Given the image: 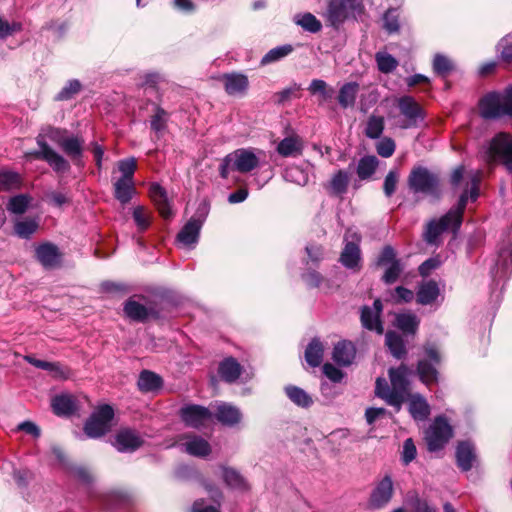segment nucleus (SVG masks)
<instances>
[{
    "instance_id": "13",
    "label": "nucleus",
    "mask_w": 512,
    "mask_h": 512,
    "mask_svg": "<svg viewBox=\"0 0 512 512\" xmlns=\"http://www.w3.org/2000/svg\"><path fill=\"white\" fill-rule=\"evenodd\" d=\"M179 415L186 426L197 429L209 423L213 416L208 408L196 404L184 405Z\"/></svg>"
},
{
    "instance_id": "49",
    "label": "nucleus",
    "mask_w": 512,
    "mask_h": 512,
    "mask_svg": "<svg viewBox=\"0 0 512 512\" xmlns=\"http://www.w3.org/2000/svg\"><path fill=\"white\" fill-rule=\"evenodd\" d=\"M384 130V118L382 116L371 115L366 124L365 135L370 139H377Z\"/></svg>"
},
{
    "instance_id": "1",
    "label": "nucleus",
    "mask_w": 512,
    "mask_h": 512,
    "mask_svg": "<svg viewBox=\"0 0 512 512\" xmlns=\"http://www.w3.org/2000/svg\"><path fill=\"white\" fill-rule=\"evenodd\" d=\"M42 131L43 133L36 138L40 149L26 153V156L46 161L56 172H67L70 169L68 161L45 142V137H47L60 147L61 141L67 137L64 135L65 131L53 127H47Z\"/></svg>"
},
{
    "instance_id": "11",
    "label": "nucleus",
    "mask_w": 512,
    "mask_h": 512,
    "mask_svg": "<svg viewBox=\"0 0 512 512\" xmlns=\"http://www.w3.org/2000/svg\"><path fill=\"white\" fill-rule=\"evenodd\" d=\"M452 435V427L447 420L442 416L435 418L425 437L429 451L434 452L442 449Z\"/></svg>"
},
{
    "instance_id": "4",
    "label": "nucleus",
    "mask_w": 512,
    "mask_h": 512,
    "mask_svg": "<svg viewBox=\"0 0 512 512\" xmlns=\"http://www.w3.org/2000/svg\"><path fill=\"white\" fill-rule=\"evenodd\" d=\"M208 214L209 205L206 202L200 203L195 214L177 234V241L184 246H194L198 242L201 228Z\"/></svg>"
},
{
    "instance_id": "12",
    "label": "nucleus",
    "mask_w": 512,
    "mask_h": 512,
    "mask_svg": "<svg viewBox=\"0 0 512 512\" xmlns=\"http://www.w3.org/2000/svg\"><path fill=\"white\" fill-rule=\"evenodd\" d=\"M377 265L384 268L382 280L386 284L395 283L404 270V265L396 257L393 247L385 246L377 258Z\"/></svg>"
},
{
    "instance_id": "22",
    "label": "nucleus",
    "mask_w": 512,
    "mask_h": 512,
    "mask_svg": "<svg viewBox=\"0 0 512 512\" xmlns=\"http://www.w3.org/2000/svg\"><path fill=\"white\" fill-rule=\"evenodd\" d=\"M356 349L350 341H340L333 349V360L341 366H349L355 359Z\"/></svg>"
},
{
    "instance_id": "34",
    "label": "nucleus",
    "mask_w": 512,
    "mask_h": 512,
    "mask_svg": "<svg viewBox=\"0 0 512 512\" xmlns=\"http://www.w3.org/2000/svg\"><path fill=\"white\" fill-rule=\"evenodd\" d=\"M162 384V378L152 371L144 370L139 375L138 387L142 392L156 391L161 388Z\"/></svg>"
},
{
    "instance_id": "2",
    "label": "nucleus",
    "mask_w": 512,
    "mask_h": 512,
    "mask_svg": "<svg viewBox=\"0 0 512 512\" xmlns=\"http://www.w3.org/2000/svg\"><path fill=\"white\" fill-rule=\"evenodd\" d=\"M265 153L255 148H239L227 154L220 164V176L227 179L230 172L249 173L261 165Z\"/></svg>"
},
{
    "instance_id": "3",
    "label": "nucleus",
    "mask_w": 512,
    "mask_h": 512,
    "mask_svg": "<svg viewBox=\"0 0 512 512\" xmlns=\"http://www.w3.org/2000/svg\"><path fill=\"white\" fill-rule=\"evenodd\" d=\"M480 115L484 119H512V86L502 92H491L479 103Z\"/></svg>"
},
{
    "instance_id": "28",
    "label": "nucleus",
    "mask_w": 512,
    "mask_h": 512,
    "mask_svg": "<svg viewBox=\"0 0 512 512\" xmlns=\"http://www.w3.org/2000/svg\"><path fill=\"white\" fill-rule=\"evenodd\" d=\"M282 157H297L302 154L303 142L299 136H289L282 139L276 148Z\"/></svg>"
},
{
    "instance_id": "50",
    "label": "nucleus",
    "mask_w": 512,
    "mask_h": 512,
    "mask_svg": "<svg viewBox=\"0 0 512 512\" xmlns=\"http://www.w3.org/2000/svg\"><path fill=\"white\" fill-rule=\"evenodd\" d=\"M132 217L138 231L147 230L151 223V214L144 206H136L132 211Z\"/></svg>"
},
{
    "instance_id": "51",
    "label": "nucleus",
    "mask_w": 512,
    "mask_h": 512,
    "mask_svg": "<svg viewBox=\"0 0 512 512\" xmlns=\"http://www.w3.org/2000/svg\"><path fill=\"white\" fill-rule=\"evenodd\" d=\"M284 178L286 181L304 186L309 181L307 172L299 166H292L285 170Z\"/></svg>"
},
{
    "instance_id": "32",
    "label": "nucleus",
    "mask_w": 512,
    "mask_h": 512,
    "mask_svg": "<svg viewBox=\"0 0 512 512\" xmlns=\"http://www.w3.org/2000/svg\"><path fill=\"white\" fill-rule=\"evenodd\" d=\"M457 464L463 471L472 468L475 459L474 447L469 442H461L456 449Z\"/></svg>"
},
{
    "instance_id": "39",
    "label": "nucleus",
    "mask_w": 512,
    "mask_h": 512,
    "mask_svg": "<svg viewBox=\"0 0 512 512\" xmlns=\"http://www.w3.org/2000/svg\"><path fill=\"white\" fill-rule=\"evenodd\" d=\"M22 184V178L16 171L9 169H0V190L10 191L19 189Z\"/></svg>"
},
{
    "instance_id": "17",
    "label": "nucleus",
    "mask_w": 512,
    "mask_h": 512,
    "mask_svg": "<svg viewBox=\"0 0 512 512\" xmlns=\"http://www.w3.org/2000/svg\"><path fill=\"white\" fill-rule=\"evenodd\" d=\"M35 257L44 268L52 269L59 265L61 253L55 244L45 242L35 247Z\"/></svg>"
},
{
    "instance_id": "55",
    "label": "nucleus",
    "mask_w": 512,
    "mask_h": 512,
    "mask_svg": "<svg viewBox=\"0 0 512 512\" xmlns=\"http://www.w3.org/2000/svg\"><path fill=\"white\" fill-rule=\"evenodd\" d=\"M349 174L344 170H339L335 173L330 181V186L335 194H342L346 192L349 183Z\"/></svg>"
},
{
    "instance_id": "18",
    "label": "nucleus",
    "mask_w": 512,
    "mask_h": 512,
    "mask_svg": "<svg viewBox=\"0 0 512 512\" xmlns=\"http://www.w3.org/2000/svg\"><path fill=\"white\" fill-rule=\"evenodd\" d=\"M382 312V303L379 299L375 300L371 307L364 306L361 311L362 325L371 331L382 334L384 329L380 320Z\"/></svg>"
},
{
    "instance_id": "60",
    "label": "nucleus",
    "mask_w": 512,
    "mask_h": 512,
    "mask_svg": "<svg viewBox=\"0 0 512 512\" xmlns=\"http://www.w3.org/2000/svg\"><path fill=\"white\" fill-rule=\"evenodd\" d=\"M22 30V24L20 22H9L0 16V39H6L17 32Z\"/></svg>"
},
{
    "instance_id": "54",
    "label": "nucleus",
    "mask_w": 512,
    "mask_h": 512,
    "mask_svg": "<svg viewBox=\"0 0 512 512\" xmlns=\"http://www.w3.org/2000/svg\"><path fill=\"white\" fill-rule=\"evenodd\" d=\"M433 70L436 74L446 77L453 70V63L447 56L436 54L433 59Z\"/></svg>"
},
{
    "instance_id": "33",
    "label": "nucleus",
    "mask_w": 512,
    "mask_h": 512,
    "mask_svg": "<svg viewBox=\"0 0 512 512\" xmlns=\"http://www.w3.org/2000/svg\"><path fill=\"white\" fill-rule=\"evenodd\" d=\"M286 396L296 406L309 408L313 405L312 397L302 388L294 385H288L284 388Z\"/></svg>"
},
{
    "instance_id": "59",
    "label": "nucleus",
    "mask_w": 512,
    "mask_h": 512,
    "mask_svg": "<svg viewBox=\"0 0 512 512\" xmlns=\"http://www.w3.org/2000/svg\"><path fill=\"white\" fill-rule=\"evenodd\" d=\"M167 119V112L161 107H157L150 121L151 129L156 133L164 131L166 129Z\"/></svg>"
},
{
    "instance_id": "42",
    "label": "nucleus",
    "mask_w": 512,
    "mask_h": 512,
    "mask_svg": "<svg viewBox=\"0 0 512 512\" xmlns=\"http://www.w3.org/2000/svg\"><path fill=\"white\" fill-rule=\"evenodd\" d=\"M378 163L379 161L376 156L362 157L357 165L358 177L362 180L370 178L374 174Z\"/></svg>"
},
{
    "instance_id": "35",
    "label": "nucleus",
    "mask_w": 512,
    "mask_h": 512,
    "mask_svg": "<svg viewBox=\"0 0 512 512\" xmlns=\"http://www.w3.org/2000/svg\"><path fill=\"white\" fill-rule=\"evenodd\" d=\"M419 323V318L412 312L397 314L395 318V325L406 334H415Z\"/></svg>"
},
{
    "instance_id": "47",
    "label": "nucleus",
    "mask_w": 512,
    "mask_h": 512,
    "mask_svg": "<svg viewBox=\"0 0 512 512\" xmlns=\"http://www.w3.org/2000/svg\"><path fill=\"white\" fill-rule=\"evenodd\" d=\"M375 60L378 70L385 74L393 72L398 66L397 59L387 52H377Z\"/></svg>"
},
{
    "instance_id": "24",
    "label": "nucleus",
    "mask_w": 512,
    "mask_h": 512,
    "mask_svg": "<svg viewBox=\"0 0 512 512\" xmlns=\"http://www.w3.org/2000/svg\"><path fill=\"white\" fill-rule=\"evenodd\" d=\"M149 193L161 216L166 219L170 218L172 216V210L166 190L159 184L154 183L150 186Z\"/></svg>"
},
{
    "instance_id": "8",
    "label": "nucleus",
    "mask_w": 512,
    "mask_h": 512,
    "mask_svg": "<svg viewBox=\"0 0 512 512\" xmlns=\"http://www.w3.org/2000/svg\"><path fill=\"white\" fill-rule=\"evenodd\" d=\"M396 106L402 116L399 127L408 129L416 127L424 119V112L419 103L412 96H401L396 99Z\"/></svg>"
},
{
    "instance_id": "29",
    "label": "nucleus",
    "mask_w": 512,
    "mask_h": 512,
    "mask_svg": "<svg viewBox=\"0 0 512 512\" xmlns=\"http://www.w3.org/2000/svg\"><path fill=\"white\" fill-rule=\"evenodd\" d=\"M84 140L78 136H67L61 141L60 148L75 164H79L83 155Z\"/></svg>"
},
{
    "instance_id": "40",
    "label": "nucleus",
    "mask_w": 512,
    "mask_h": 512,
    "mask_svg": "<svg viewBox=\"0 0 512 512\" xmlns=\"http://www.w3.org/2000/svg\"><path fill=\"white\" fill-rule=\"evenodd\" d=\"M39 224L36 219L25 218L18 220L14 224L15 234L22 239H29L38 229Z\"/></svg>"
},
{
    "instance_id": "14",
    "label": "nucleus",
    "mask_w": 512,
    "mask_h": 512,
    "mask_svg": "<svg viewBox=\"0 0 512 512\" xmlns=\"http://www.w3.org/2000/svg\"><path fill=\"white\" fill-rule=\"evenodd\" d=\"M361 6L359 0H331L329 2L326 17L333 26L343 23L349 12Z\"/></svg>"
},
{
    "instance_id": "21",
    "label": "nucleus",
    "mask_w": 512,
    "mask_h": 512,
    "mask_svg": "<svg viewBox=\"0 0 512 512\" xmlns=\"http://www.w3.org/2000/svg\"><path fill=\"white\" fill-rule=\"evenodd\" d=\"M408 410L414 420L424 421L430 415V406L426 399L419 393L407 396Z\"/></svg>"
},
{
    "instance_id": "20",
    "label": "nucleus",
    "mask_w": 512,
    "mask_h": 512,
    "mask_svg": "<svg viewBox=\"0 0 512 512\" xmlns=\"http://www.w3.org/2000/svg\"><path fill=\"white\" fill-rule=\"evenodd\" d=\"M51 406L54 413L58 416H70L78 410L77 399L71 394L54 396Z\"/></svg>"
},
{
    "instance_id": "15",
    "label": "nucleus",
    "mask_w": 512,
    "mask_h": 512,
    "mask_svg": "<svg viewBox=\"0 0 512 512\" xmlns=\"http://www.w3.org/2000/svg\"><path fill=\"white\" fill-rule=\"evenodd\" d=\"M143 443L144 440L136 430L123 428L117 432L113 445L119 452H133Z\"/></svg>"
},
{
    "instance_id": "10",
    "label": "nucleus",
    "mask_w": 512,
    "mask_h": 512,
    "mask_svg": "<svg viewBox=\"0 0 512 512\" xmlns=\"http://www.w3.org/2000/svg\"><path fill=\"white\" fill-rule=\"evenodd\" d=\"M360 241L361 236L355 230L347 229L344 236L345 246L340 255V262L347 269L358 270L360 268Z\"/></svg>"
},
{
    "instance_id": "19",
    "label": "nucleus",
    "mask_w": 512,
    "mask_h": 512,
    "mask_svg": "<svg viewBox=\"0 0 512 512\" xmlns=\"http://www.w3.org/2000/svg\"><path fill=\"white\" fill-rule=\"evenodd\" d=\"M451 215L453 214L446 213L440 219L432 220L428 223L425 231V240L427 243L436 244L439 236L449 229H451L454 233L458 231L453 228Z\"/></svg>"
},
{
    "instance_id": "27",
    "label": "nucleus",
    "mask_w": 512,
    "mask_h": 512,
    "mask_svg": "<svg viewBox=\"0 0 512 512\" xmlns=\"http://www.w3.org/2000/svg\"><path fill=\"white\" fill-rule=\"evenodd\" d=\"M224 88L229 95L244 94L248 88V78L243 74L231 73L223 76Z\"/></svg>"
},
{
    "instance_id": "53",
    "label": "nucleus",
    "mask_w": 512,
    "mask_h": 512,
    "mask_svg": "<svg viewBox=\"0 0 512 512\" xmlns=\"http://www.w3.org/2000/svg\"><path fill=\"white\" fill-rule=\"evenodd\" d=\"M468 200V193L464 192L461 194L458 204L456 207L451 208L447 213H452L451 215L452 222H453V228L455 230H459L461 224H462V216L463 212L465 210L466 204Z\"/></svg>"
},
{
    "instance_id": "64",
    "label": "nucleus",
    "mask_w": 512,
    "mask_h": 512,
    "mask_svg": "<svg viewBox=\"0 0 512 512\" xmlns=\"http://www.w3.org/2000/svg\"><path fill=\"white\" fill-rule=\"evenodd\" d=\"M395 148V142L388 137L381 139L376 145L377 153L384 158L392 156L395 151Z\"/></svg>"
},
{
    "instance_id": "41",
    "label": "nucleus",
    "mask_w": 512,
    "mask_h": 512,
    "mask_svg": "<svg viewBox=\"0 0 512 512\" xmlns=\"http://www.w3.org/2000/svg\"><path fill=\"white\" fill-rule=\"evenodd\" d=\"M124 312L128 318L139 322L145 321L149 315L147 308L134 300L125 303Z\"/></svg>"
},
{
    "instance_id": "62",
    "label": "nucleus",
    "mask_w": 512,
    "mask_h": 512,
    "mask_svg": "<svg viewBox=\"0 0 512 512\" xmlns=\"http://www.w3.org/2000/svg\"><path fill=\"white\" fill-rule=\"evenodd\" d=\"M383 27L388 33H396L399 30V19L395 10L387 11L383 16Z\"/></svg>"
},
{
    "instance_id": "23",
    "label": "nucleus",
    "mask_w": 512,
    "mask_h": 512,
    "mask_svg": "<svg viewBox=\"0 0 512 512\" xmlns=\"http://www.w3.org/2000/svg\"><path fill=\"white\" fill-rule=\"evenodd\" d=\"M215 416L220 423L230 427L237 425L242 419L240 410L227 403H220L216 406Z\"/></svg>"
},
{
    "instance_id": "46",
    "label": "nucleus",
    "mask_w": 512,
    "mask_h": 512,
    "mask_svg": "<svg viewBox=\"0 0 512 512\" xmlns=\"http://www.w3.org/2000/svg\"><path fill=\"white\" fill-rule=\"evenodd\" d=\"M386 345L396 358H402L405 353V344L402 337L395 332H388L385 337Z\"/></svg>"
},
{
    "instance_id": "26",
    "label": "nucleus",
    "mask_w": 512,
    "mask_h": 512,
    "mask_svg": "<svg viewBox=\"0 0 512 512\" xmlns=\"http://www.w3.org/2000/svg\"><path fill=\"white\" fill-rule=\"evenodd\" d=\"M440 296V289L434 280L422 282L416 293L417 303L421 305H429L437 300Z\"/></svg>"
},
{
    "instance_id": "44",
    "label": "nucleus",
    "mask_w": 512,
    "mask_h": 512,
    "mask_svg": "<svg viewBox=\"0 0 512 512\" xmlns=\"http://www.w3.org/2000/svg\"><path fill=\"white\" fill-rule=\"evenodd\" d=\"M223 480L233 489L246 490L248 485L242 475L232 468H223Z\"/></svg>"
},
{
    "instance_id": "63",
    "label": "nucleus",
    "mask_w": 512,
    "mask_h": 512,
    "mask_svg": "<svg viewBox=\"0 0 512 512\" xmlns=\"http://www.w3.org/2000/svg\"><path fill=\"white\" fill-rule=\"evenodd\" d=\"M399 174L396 170H390L385 177L383 189L387 197H391L396 191Z\"/></svg>"
},
{
    "instance_id": "25",
    "label": "nucleus",
    "mask_w": 512,
    "mask_h": 512,
    "mask_svg": "<svg viewBox=\"0 0 512 512\" xmlns=\"http://www.w3.org/2000/svg\"><path fill=\"white\" fill-rule=\"evenodd\" d=\"M184 451L196 457H206L211 452V446L200 436H187L186 441L181 444Z\"/></svg>"
},
{
    "instance_id": "5",
    "label": "nucleus",
    "mask_w": 512,
    "mask_h": 512,
    "mask_svg": "<svg viewBox=\"0 0 512 512\" xmlns=\"http://www.w3.org/2000/svg\"><path fill=\"white\" fill-rule=\"evenodd\" d=\"M114 417L113 408L108 405H100L95 409L84 425V431L90 438H99L111 429V421Z\"/></svg>"
},
{
    "instance_id": "58",
    "label": "nucleus",
    "mask_w": 512,
    "mask_h": 512,
    "mask_svg": "<svg viewBox=\"0 0 512 512\" xmlns=\"http://www.w3.org/2000/svg\"><path fill=\"white\" fill-rule=\"evenodd\" d=\"M117 166L118 170L122 174L118 179L134 180V173L137 167L136 159L134 157L120 160Z\"/></svg>"
},
{
    "instance_id": "37",
    "label": "nucleus",
    "mask_w": 512,
    "mask_h": 512,
    "mask_svg": "<svg viewBox=\"0 0 512 512\" xmlns=\"http://www.w3.org/2000/svg\"><path fill=\"white\" fill-rule=\"evenodd\" d=\"M324 355V347L317 338L311 340L305 350V360L311 367H317L321 364Z\"/></svg>"
},
{
    "instance_id": "7",
    "label": "nucleus",
    "mask_w": 512,
    "mask_h": 512,
    "mask_svg": "<svg viewBox=\"0 0 512 512\" xmlns=\"http://www.w3.org/2000/svg\"><path fill=\"white\" fill-rule=\"evenodd\" d=\"M409 188L415 193L438 195V177L427 168L418 167L411 171L408 178Z\"/></svg>"
},
{
    "instance_id": "43",
    "label": "nucleus",
    "mask_w": 512,
    "mask_h": 512,
    "mask_svg": "<svg viewBox=\"0 0 512 512\" xmlns=\"http://www.w3.org/2000/svg\"><path fill=\"white\" fill-rule=\"evenodd\" d=\"M417 372L419 374L420 380L426 385H430L438 381V372L436 368L427 360L419 361Z\"/></svg>"
},
{
    "instance_id": "9",
    "label": "nucleus",
    "mask_w": 512,
    "mask_h": 512,
    "mask_svg": "<svg viewBox=\"0 0 512 512\" xmlns=\"http://www.w3.org/2000/svg\"><path fill=\"white\" fill-rule=\"evenodd\" d=\"M486 154L489 159H499L507 170L512 171V136L498 133L489 143Z\"/></svg>"
},
{
    "instance_id": "52",
    "label": "nucleus",
    "mask_w": 512,
    "mask_h": 512,
    "mask_svg": "<svg viewBox=\"0 0 512 512\" xmlns=\"http://www.w3.org/2000/svg\"><path fill=\"white\" fill-rule=\"evenodd\" d=\"M308 90L313 95H320L321 102L327 101L332 97L333 94V89L329 88L327 83L321 79L312 80Z\"/></svg>"
},
{
    "instance_id": "45",
    "label": "nucleus",
    "mask_w": 512,
    "mask_h": 512,
    "mask_svg": "<svg viewBox=\"0 0 512 512\" xmlns=\"http://www.w3.org/2000/svg\"><path fill=\"white\" fill-rule=\"evenodd\" d=\"M293 51V47L290 44L277 46L269 50L261 59V65H268L277 62Z\"/></svg>"
},
{
    "instance_id": "16",
    "label": "nucleus",
    "mask_w": 512,
    "mask_h": 512,
    "mask_svg": "<svg viewBox=\"0 0 512 512\" xmlns=\"http://www.w3.org/2000/svg\"><path fill=\"white\" fill-rule=\"evenodd\" d=\"M393 495V482L390 476H385L373 489L369 506L373 509H380L386 506Z\"/></svg>"
},
{
    "instance_id": "6",
    "label": "nucleus",
    "mask_w": 512,
    "mask_h": 512,
    "mask_svg": "<svg viewBox=\"0 0 512 512\" xmlns=\"http://www.w3.org/2000/svg\"><path fill=\"white\" fill-rule=\"evenodd\" d=\"M392 393L386 395L388 404L395 407L396 411L401 409L402 403L408 396V369L401 365L398 368H392L389 371Z\"/></svg>"
},
{
    "instance_id": "57",
    "label": "nucleus",
    "mask_w": 512,
    "mask_h": 512,
    "mask_svg": "<svg viewBox=\"0 0 512 512\" xmlns=\"http://www.w3.org/2000/svg\"><path fill=\"white\" fill-rule=\"evenodd\" d=\"M81 83L77 79L69 80L66 85L60 90L57 94L56 99L60 101H65L72 99L76 94H78L81 90Z\"/></svg>"
},
{
    "instance_id": "38",
    "label": "nucleus",
    "mask_w": 512,
    "mask_h": 512,
    "mask_svg": "<svg viewBox=\"0 0 512 512\" xmlns=\"http://www.w3.org/2000/svg\"><path fill=\"white\" fill-rule=\"evenodd\" d=\"M293 21L303 30L310 33H317L322 29L321 22L309 12L294 15Z\"/></svg>"
},
{
    "instance_id": "36",
    "label": "nucleus",
    "mask_w": 512,
    "mask_h": 512,
    "mask_svg": "<svg viewBox=\"0 0 512 512\" xmlns=\"http://www.w3.org/2000/svg\"><path fill=\"white\" fill-rule=\"evenodd\" d=\"M359 84L356 82L345 83L339 90L338 102L339 105L346 109L352 107L356 101Z\"/></svg>"
},
{
    "instance_id": "61",
    "label": "nucleus",
    "mask_w": 512,
    "mask_h": 512,
    "mask_svg": "<svg viewBox=\"0 0 512 512\" xmlns=\"http://www.w3.org/2000/svg\"><path fill=\"white\" fill-rule=\"evenodd\" d=\"M301 90V86L299 84L294 83L293 85L277 92L274 95L275 102L278 104H284L286 101L290 100L293 97H299L298 92Z\"/></svg>"
},
{
    "instance_id": "48",
    "label": "nucleus",
    "mask_w": 512,
    "mask_h": 512,
    "mask_svg": "<svg viewBox=\"0 0 512 512\" xmlns=\"http://www.w3.org/2000/svg\"><path fill=\"white\" fill-rule=\"evenodd\" d=\"M31 198L25 194H19L9 199L7 203V210L12 214H23L29 207Z\"/></svg>"
},
{
    "instance_id": "56",
    "label": "nucleus",
    "mask_w": 512,
    "mask_h": 512,
    "mask_svg": "<svg viewBox=\"0 0 512 512\" xmlns=\"http://www.w3.org/2000/svg\"><path fill=\"white\" fill-rule=\"evenodd\" d=\"M407 505L410 512H437L434 507L429 505L427 500L420 498L416 493L409 495Z\"/></svg>"
},
{
    "instance_id": "30",
    "label": "nucleus",
    "mask_w": 512,
    "mask_h": 512,
    "mask_svg": "<svg viewBox=\"0 0 512 512\" xmlns=\"http://www.w3.org/2000/svg\"><path fill=\"white\" fill-rule=\"evenodd\" d=\"M114 197L121 205L128 204L136 193L134 180L116 179L113 182Z\"/></svg>"
},
{
    "instance_id": "31",
    "label": "nucleus",
    "mask_w": 512,
    "mask_h": 512,
    "mask_svg": "<svg viewBox=\"0 0 512 512\" xmlns=\"http://www.w3.org/2000/svg\"><path fill=\"white\" fill-rule=\"evenodd\" d=\"M218 372L224 381L233 383L241 375L242 367L236 359L229 357L220 363Z\"/></svg>"
}]
</instances>
